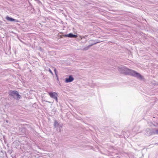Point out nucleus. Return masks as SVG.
<instances>
[{"mask_svg": "<svg viewBox=\"0 0 158 158\" xmlns=\"http://www.w3.org/2000/svg\"><path fill=\"white\" fill-rule=\"evenodd\" d=\"M124 70L126 71V72L124 73L126 74H131L133 76L136 77L141 79H142L143 78V77L135 71L132 70L127 68H124Z\"/></svg>", "mask_w": 158, "mask_h": 158, "instance_id": "nucleus-1", "label": "nucleus"}, {"mask_svg": "<svg viewBox=\"0 0 158 158\" xmlns=\"http://www.w3.org/2000/svg\"><path fill=\"white\" fill-rule=\"evenodd\" d=\"M50 97L53 98H54L56 96H58L56 92H50L48 93Z\"/></svg>", "mask_w": 158, "mask_h": 158, "instance_id": "nucleus-2", "label": "nucleus"}, {"mask_svg": "<svg viewBox=\"0 0 158 158\" xmlns=\"http://www.w3.org/2000/svg\"><path fill=\"white\" fill-rule=\"evenodd\" d=\"M6 19L9 21L12 22V21H15L16 22H19V21L18 20H16L15 19H13L10 17L8 16H7L6 17Z\"/></svg>", "mask_w": 158, "mask_h": 158, "instance_id": "nucleus-3", "label": "nucleus"}, {"mask_svg": "<svg viewBox=\"0 0 158 158\" xmlns=\"http://www.w3.org/2000/svg\"><path fill=\"white\" fill-rule=\"evenodd\" d=\"M64 37H70V38H76L77 37V35H73L72 33H69L68 34L66 35H64Z\"/></svg>", "mask_w": 158, "mask_h": 158, "instance_id": "nucleus-4", "label": "nucleus"}, {"mask_svg": "<svg viewBox=\"0 0 158 158\" xmlns=\"http://www.w3.org/2000/svg\"><path fill=\"white\" fill-rule=\"evenodd\" d=\"M73 78L71 76H70L69 78H66L65 82H71L73 81Z\"/></svg>", "mask_w": 158, "mask_h": 158, "instance_id": "nucleus-5", "label": "nucleus"}, {"mask_svg": "<svg viewBox=\"0 0 158 158\" xmlns=\"http://www.w3.org/2000/svg\"><path fill=\"white\" fill-rule=\"evenodd\" d=\"M16 91H12L10 90L9 92V94L10 96H12L13 97H15V95H16Z\"/></svg>", "mask_w": 158, "mask_h": 158, "instance_id": "nucleus-6", "label": "nucleus"}, {"mask_svg": "<svg viewBox=\"0 0 158 158\" xmlns=\"http://www.w3.org/2000/svg\"><path fill=\"white\" fill-rule=\"evenodd\" d=\"M16 96V97L18 98L19 99L21 98L20 95L19 94L18 92L16 91V95H15Z\"/></svg>", "mask_w": 158, "mask_h": 158, "instance_id": "nucleus-7", "label": "nucleus"}, {"mask_svg": "<svg viewBox=\"0 0 158 158\" xmlns=\"http://www.w3.org/2000/svg\"><path fill=\"white\" fill-rule=\"evenodd\" d=\"M54 71L55 72V74L57 75V73H56V69L54 68Z\"/></svg>", "mask_w": 158, "mask_h": 158, "instance_id": "nucleus-8", "label": "nucleus"}, {"mask_svg": "<svg viewBox=\"0 0 158 158\" xmlns=\"http://www.w3.org/2000/svg\"><path fill=\"white\" fill-rule=\"evenodd\" d=\"M49 71L50 72V73H51L52 74H53V73H52V71L50 69H49Z\"/></svg>", "mask_w": 158, "mask_h": 158, "instance_id": "nucleus-9", "label": "nucleus"}, {"mask_svg": "<svg viewBox=\"0 0 158 158\" xmlns=\"http://www.w3.org/2000/svg\"><path fill=\"white\" fill-rule=\"evenodd\" d=\"M54 99H55L56 102H58L57 96Z\"/></svg>", "mask_w": 158, "mask_h": 158, "instance_id": "nucleus-10", "label": "nucleus"}, {"mask_svg": "<svg viewBox=\"0 0 158 158\" xmlns=\"http://www.w3.org/2000/svg\"><path fill=\"white\" fill-rule=\"evenodd\" d=\"M156 132L158 134V130H157Z\"/></svg>", "mask_w": 158, "mask_h": 158, "instance_id": "nucleus-11", "label": "nucleus"}]
</instances>
